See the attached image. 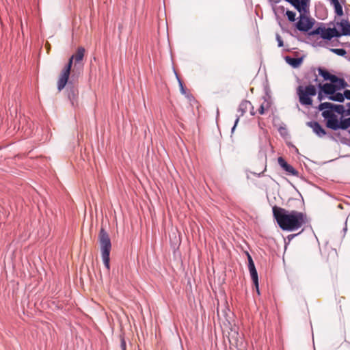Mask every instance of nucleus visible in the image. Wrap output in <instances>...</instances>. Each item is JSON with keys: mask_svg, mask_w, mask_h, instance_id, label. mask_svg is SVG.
Returning a JSON list of instances; mask_svg holds the SVG:
<instances>
[{"mask_svg": "<svg viewBox=\"0 0 350 350\" xmlns=\"http://www.w3.org/2000/svg\"><path fill=\"white\" fill-rule=\"evenodd\" d=\"M273 214L277 224L283 230L294 231L308 222L306 215L297 211H288L281 207L274 206Z\"/></svg>", "mask_w": 350, "mask_h": 350, "instance_id": "obj_1", "label": "nucleus"}, {"mask_svg": "<svg viewBox=\"0 0 350 350\" xmlns=\"http://www.w3.org/2000/svg\"><path fill=\"white\" fill-rule=\"evenodd\" d=\"M85 53V49L82 46H79L77 48L76 53L70 57L68 64L62 69L57 81V88L59 91L64 89L68 82L73 62H75V64L81 62L84 57Z\"/></svg>", "mask_w": 350, "mask_h": 350, "instance_id": "obj_2", "label": "nucleus"}, {"mask_svg": "<svg viewBox=\"0 0 350 350\" xmlns=\"http://www.w3.org/2000/svg\"><path fill=\"white\" fill-rule=\"evenodd\" d=\"M98 239L100 245L101 255L104 265L107 269L109 271V255L111 249V243L109 234L103 228H101L99 232Z\"/></svg>", "mask_w": 350, "mask_h": 350, "instance_id": "obj_3", "label": "nucleus"}, {"mask_svg": "<svg viewBox=\"0 0 350 350\" xmlns=\"http://www.w3.org/2000/svg\"><path fill=\"white\" fill-rule=\"evenodd\" d=\"M296 92L301 105L311 106L312 105V98L316 96L317 90L315 85L309 84L307 85H299Z\"/></svg>", "mask_w": 350, "mask_h": 350, "instance_id": "obj_4", "label": "nucleus"}, {"mask_svg": "<svg viewBox=\"0 0 350 350\" xmlns=\"http://www.w3.org/2000/svg\"><path fill=\"white\" fill-rule=\"evenodd\" d=\"M322 116L327 120L326 126L332 130L342 129V120L339 121L337 116L332 110L324 109L322 112Z\"/></svg>", "mask_w": 350, "mask_h": 350, "instance_id": "obj_5", "label": "nucleus"}, {"mask_svg": "<svg viewBox=\"0 0 350 350\" xmlns=\"http://www.w3.org/2000/svg\"><path fill=\"white\" fill-rule=\"evenodd\" d=\"M311 35H320L321 37L324 40H331L335 37L341 36L340 32H339L336 28H325L324 27H319L311 33Z\"/></svg>", "mask_w": 350, "mask_h": 350, "instance_id": "obj_6", "label": "nucleus"}, {"mask_svg": "<svg viewBox=\"0 0 350 350\" xmlns=\"http://www.w3.org/2000/svg\"><path fill=\"white\" fill-rule=\"evenodd\" d=\"M314 20L305 14H301L296 24V27L301 31L306 32L313 27Z\"/></svg>", "mask_w": 350, "mask_h": 350, "instance_id": "obj_7", "label": "nucleus"}, {"mask_svg": "<svg viewBox=\"0 0 350 350\" xmlns=\"http://www.w3.org/2000/svg\"><path fill=\"white\" fill-rule=\"evenodd\" d=\"M319 74L323 77L325 80H329L332 83H338L342 87H346L347 83L343 79L338 78L336 75L330 74L327 70L319 68L318 69Z\"/></svg>", "mask_w": 350, "mask_h": 350, "instance_id": "obj_8", "label": "nucleus"}, {"mask_svg": "<svg viewBox=\"0 0 350 350\" xmlns=\"http://www.w3.org/2000/svg\"><path fill=\"white\" fill-rule=\"evenodd\" d=\"M345 87L340 86V84L338 83H326L322 85H320V88L321 92H323L325 94L332 95L336 92V90H340L341 89L345 88Z\"/></svg>", "mask_w": 350, "mask_h": 350, "instance_id": "obj_9", "label": "nucleus"}, {"mask_svg": "<svg viewBox=\"0 0 350 350\" xmlns=\"http://www.w3.org/2000/svg\"><path fill=\"white\" fill-rule=\"evenodd\" d=\"M318 109L320 111H323L324 109L332 110L333 111H336L340 114H343L346 111L343 105H334L327 102L321 103Z\"/></svg>", "mask_w": 350, "mask_h": 350, "instance_id": "obj_10", "label": "nucleus"}, {"mask_svg": "<svg viewBox=\"0 0 350 350\" xmlns=\"http://www.w3.org/2000/svg\"><path fill=\"white\" fill-rule=\"evenodd\" d=\"M248 263H249V265H248L249 270H250L252 280L256 286L257 293L259 294L260 292H259V288H258V273H257V271L255 268V265L253 262V260L250 254H248Z\"/></svg>", "mask_w": 350, "mask_h": 350, "instance_id": "obj_11", "label": "nucleus"}, {"mask_svg": "<svg viewBox=\"0 0 350 350\" xmlns=\"http://www.w3.org/2000/svg\"><path fill=\"white\" fill-rule=\"evenodd\" d=\"M238 110L240 112L241 116H243L247 110H250L251 115L254 116L255 114L252 103L245 100H243L240 103Z\"/></svg>", "mask_w": 350, "mask_h": 350, "instance_id": "obj_12", "label": "nucleus"}, {"mask_svg": "<svg viewBox=\"0 0 350 350\" xmlns=\"http://www.w3.org/2000/svg\"><path fill=\"white\" fill-rule=\"evenodd\" d=\"M278 164L282 167L284 170L292 175H296L297 172L294 169L293 166L288 164L286 161L281 157L278 159Z\"/></svg>", "mask_w": 350, "mask_h": 350, "instance_id": "obj_13", "label": "nucleus"}, {"mask_svg": "<svg viewBox=\"0 0 350 350\" xmlns=\"http://www.w3.org/2000/svg\"><path fill=\"white\" fill-rule=\"evenodd\" d=\"M308 125L312 129L313 131L319 137L325 135L326 132L324 129L317 122H308Z\"/></svg>", "mask_w": 350, "mask_h": 350, "instance_id": "obj_14", "label": "nucleus"}, {"mask_svg": "<svg viewBox=\"0 0 350 350\" xmlns=\"http://www.w3.org/2000/svg\"><path fill=\"white\" fill-rule=\"evenodd\" d=\"M291 3L300 13L305 14L306 12V3L304 0H286Z\"/></svg>", "mask_w": 350, "mask_h": 350, "instance_id": "obj_15", "label": "nucleus"}, {"mask_svg": "<svg viewBox=\"0 0 350 350\" xmlns=\"http://www.w3.org/2000/svg\"><path fill=\"white\" fill-rule=\"evenodd\" d=\"M337 26L342 30V35H350V23L347 21H342L337 23Z\"/></svg>", "mask_w": 350, "mask_h": 350, "instance_id": "obj_16", "label": "nucleus"}, {"mask_svg": "<svg viewBox=\"0 0 350 350\" xmlns=\"http://www.w3.org/2000/svg\"><path fill=\"white\" fill-rule=\"evenodd\" d=\"M270 107V103L267 99L264 98L258 109V113L261 115L264 114L265 111H268Z\"/></svg>", "mask_w": 350, "mask_h": 350, "instance_id": "obj_17", "label": "nucleus"}, {"mask_svg": "<svg viewBox=\"0 0 350 350\" xmlns=\"http://www.w3.org/2000/svg\"><path fill=\"white\" fill-rule=\"evenodd\" d=\"M332 4L334 7L336 14L341 16L343 14V10L341 5L340 4L338 0H331Z\"/></svg>", "mask_w": 350, "mask_h": 350, "instance_id": "obj_18", "label": "nucleus"}, {"mask_svg": "<svg viewBox=\"0 0 350 350\" xmlns=\"http://www.w3.org/2000/svg\"><path fill=\"white\" fill-rule=\"evenodd\" d=\"M329 98L332 100L338 101V102H343L344 100V93H334L333 94L330 95Z\"/></svg>", "mask_w": 350, "mask_h": 350, "instance_id": "obj_19", "label": "nucleus"}, {"mask_svg": "<svg viewBox=\"0 0 350 350\" xmlns=\"http://www.w3.org/2000/svg\"><path fill=\"white\" fill-rule=\"evenodd\" d=\"M287 61L293 67H297L301 63V60L299 58H288Z\"/></svg>", "mask_w": 350, "mask_h": 350, "instance_id": "obj_20", "label": "nucleus"}, {"mask_svg": "<svg viewBox=\"0 0 350 350\" xmlns=\"http://www.w3.org/2000/svg\"><path fill=\"white\" fill-rule=\"evenodd\" d=\"M331 51L340 56H344L347 53L346 51L343 49H332Z\"/></svg>", "mask_w": 350, "mask_h": 350, "instance_id": "obj_21", "label": "nucleus"}, {"mask_svg": "<svg viewBox=\"0 0 350 350\" xmlns=\"http://www.w3.org/2000/svg\"><path fill=\"white\" fill-rule=\"evenodd\" d=\"M350 127V117L342 120V129H347Z\"/></svg>", "mask_w": 350, "mask_h": 350, "instance_id": "obj_22", "label": "nucleus"}, {"mask_svg": "<svg viewBox=\"0 0 350 350\" xmlns=\"http://www.w3.org/2000/svg\"><path fill=\"white\" fill-rule=\"evenodd\" d=\"M286 14L288 17V19L290 21L293 22L295 21V13L293 12V11L288 10L286 12Z\"/></svg>", "mask_w": 350, "mask_h": 350, "instance_id": "obj_23", "label": "nucleus"}, {"mask_svg": "<svg viewBox=\"0 0 350 350\" xmlns=\"http://www.w3.org/2000/svg\"><path fill=\"white\" fill-rule=\"evenodd\" d=\"M120 347L122 350H126V345L124 338H121Z\"/></svg>", "mask_w": 350, "mask_h": 350, "instance_id": "obj_24", "label": "nucleus"}, {"mask_svg": "<svg viewBox=\"0 0 350 350\" xmlns=\"http://www.w3.org/2000/svg\"><path fill=\"white\" fill-rule=\"evenodd\" d=\"M276 38H277V40L278 42V46H280V47L283 46V40H282V38L280 37V36L277 35Z\"/></svg>", "mask_w": 350, "mask_h": 350, "instance_id": "obj_25", "label": "nucleus"}, {"mask_svg": "<svg viewBox=\"0 0 350 350\" xmlns=\"http://www.w3.org/2000/svg\"><path fill=\"white\" fill-rule=\"evenodd\" d=\"M346 98L348 100H350V90H346L344 92V98Z\"/></svg>", "mask_w": 350, "mask_h": 350, "instance_id": "obj_26", "label": "nucleus"}, {"mask_svg": "<svg viewBox=\"0 0 350 350\" xmlns=\"http://www.w3.org/2000/svg\"><path fill=\"white\" fill-rule=\"evenodd\" d=\"M347 109L345 111L346 115L349 116L350 115V103H348L347 104Z\"/></svg>", "mask_w": 350, "mask_h": 350, "instance_id": "obj_27", "label": "nucleus"}, {"mask_svg": "<svg viewBox=\"0 0 350 350\" xmlns=\"http://www.w3.org/2000/svg\"><path fill=\"white\" fill-rule=\"evenodd\" d=\"M318 99L321 101L322 99H323V96H322V93L321 92H319V94H318Z\"/></svg>", "mask_w": 350, "mask_h": 350, "instance_id": "obj_28", "label": "nucleus"}, {"mask_svg": "<svg viewBox=\"0 0 350 350\" xmlns=\"http://www.w3.org/2000/svg\"><path fill=\"white\" fill-rule=\"evenodd\" d=\"M239 122V118H237L236 121H235V124H234V127L232 128V131L234 129L235 126H237V123Z\"/></svg>", "mask_w": 350, "mask_h": 350, "instance_id": "obj_29", "label": "nucleus"}, {"mask_svg": "<svg viewBox=\"0 0 350 350\" xmlns=\"http://www.w3.org/2000/svg\"><path fill=\"white\" fill-rule=\"evenodd\" d=\"M349 133H350V130H349Z\"/></svg>", "mask_w": 350, "mask_h": 350, "instance_id": "obj_30", "label": "nucleus"}]
</instances>
